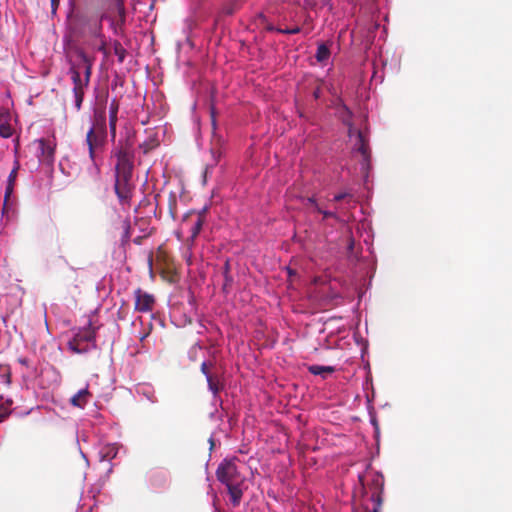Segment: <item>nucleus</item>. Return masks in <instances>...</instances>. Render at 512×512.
<instances>
[{
  "label": "nucleus",
  "mask_w": 512,
  "mask_h": 512,
  "mask_svg": "<svg viewBox=\"0 0 512 512\" xmlns=\"http://www.w3.org/2000/svg\"><path fill=\"white\" fill-rule=\"evenodd\" d=\"M108 18V12L85 6L75 8L70 0V11L67 13L71 31L80 37L103 38V22Z\"/></svg>",
  "instance_id": "1"
},
{
  "label": "nucleus",
  "mask_w": 512,
  "mask_h": 512,
  "mask_svg": "<svg viewBox=\"0 0 512 512\" xmlns=\"http://www.w3.org/2000/svg\"><path fill=\"white\" fill-rule=\"evenodd\" d=\"M217 480L226 486L230 504L238 507L243 497L244 479L240 477L238 467L234 460L224 459L216 470Z\"/></svg>",
  "instance_id": "2"
},
{
  "label": "nucleus",
  "mask_w": 512,
  "mask_h": 512,
  "mask_svg": "<svg viewBox=\"0 0 512 512\" xmlns=\"http://www.w3.org/2000/svg\"><path fill=\"white\" fill-rule=\"evenodd\" d=\"M359 482L363 488V502L361 508L353 507V512H381L384 500V475L375 471L367 485L359 475Z\"/></svg>",
  "instance_id": "3"
},
{
  "label": "nucleus",
  "mask_w": 512,
  "mask_h": 512,
  "mask_svg": "<svg viewBox=\"0 0 512 512\" xmlns=\"http://www.w3.org/2000/svg\"><path fill=\"white\" fill-rule=\"evenodd\" d=\"M96 329L91 320H88L85 327L80 329L69 341V348L75 353L83 354L96 348Z\"/></svg>",
  "instance_id": "4"
},
{
  "label": "nucleus",
  "mask_w": 512,
  "mask_h": 512,
  "mask_svg": "<svg viewBox=\"0 0 512 512\" xmlns=\"http://www.w3.org/2000/svg\"><path fill=\"white\" fill-rule=\"evenodd\" d=\"M108 18L105 21L108 22L109 29L112 34L116 37L124 36V27L126 24V8L123 0H111V4L108 9Z\"/></svg>",
  "instance_id": "5"
},
{
  "label": "nucleus",
  "mask_w": 512,
  "mask_h": 512,
  "mask_svg": "<svg viewBox=\"0 0 512 512\" xmlns=\"http://www.w3.org/2000/svg\"><path fill=\"white\" fill-rule=\"evenodd\" d=\"M145 481L148 489L154 493H165L171 487V472L163 467H154L147 471Z\"/></svg>",
  "instance_id": "6"
},
{
  "label": "nucleus",
  "mask_w": 512,
  "mask_h": 512,
  "mask_svg": "<svg viewBox=\"0 0 512 512\" xmlns=\"http://www.w3.org/2000/svg\"><path fill=\"white\" fill-rule=\"evenodd\" d=\"M132 170L115 169L114 191L122 205L129 204L133 195Z\"/></svg>",
  "instance_id": "7"
},
{
  "label": "nucleus",
  "mask_w": 512,
  "mask_h": 512,
  "mask_svg": "<svg viewBox=\"0 0 512 512\" xmlns=\"http://www.w3.org/2000/svg\"><path fill=\"white\" fill-rule=\"evenodd\" d=\"M112 143L111 157L117 160L115 169H133V144L128 139H119Z\"/></svg>",
  "instance_id": "8"
},
{
  "label": "nucleus",
  "mask_w": 512,
  "mask_h": 512,
  "mask_svg": "<svg viewBox=\"0 0 512 512\" xmlns=\"http://www.w3.org/2000/svg\"><path fill=\"white\" fill-rule=\"evenodd\" d=\"M204 8V0H190L191 15L186 17L183 22L182 33L185 36L184 43L189 45L191 49L194 48L192 42L193 30L198 28V19L201 17L202 9Z\"/></svg>",
  "instance_id": "9"
},
{
  "label": "nucleus",
  "mask_w": 512,
  "mask_h": 512,
  "mask_svg": "<svg viewBox=\"0 0 512 512\" xmlns=\"http://www.w3.org/2000/svg\"><path fill=\"white\" fill-rule=\"evenodd\" d=\"M36 145V157L40 164L46 166H52L55 161V148L56 144L52 139L40 138L35 140Z\"/></svg>",
  "instance_id": "10"
},
{
  "label": "nucleus",
  "mask_w": 512,
  "mask_h": 512,
  "mask_svg": "<svg viewBox=\"0 0 512 512\" xmlns=\"http://www.w3.org/2000/svg\"><path fill=\"white\" fill-rule=\"evenodd\" d=\"M89 129L93 130V137L108 141L109 126L107 124V115L104 109H95L93 120Z\"/></svg>",
  "instance_id": "11"
},
{
  "label": "nucleus",
  "mask_w": 512,
  "mask_h": 512,
  "mask_svg": "<svg viewBox=\"0 0 512 512\" xmlns=\"http://www.w3.org/2000/svg\"><path fill=\"white\" fill-rule=\"evenodd\" d=\"M93 130L88 129L85 137V145L87 146L90 161H103V152L107 141L93 137Z\"/></svg>",
  "instance_id": "12"
},
{
  "label": "nucleus",
  "mask_w": 512,
  "mask_h": 512,
  "mask_svg": "<svg viewBox=\"0 0 512 512\" xmlns=\"http://www.w3.org/2000/svg\"><path fill=\"white\" fill-rule=\"evenodd\" d=\"M118 112H119V104L114 98L109 105V118H108V126H109V134L110 141L115 142L116 139V128L118 122Z\"/></svg>",
  "instance_id": "13"
},
{
  "label": "nucleus",
  "mask_w": 512,
  "mask_h": 512,
  "mask_svg": "<svg viewBox=\"0 0 512 512\" xmlns=\"http://www.w3.org/2000/svg\"><path fill=\"white\" fill-rule=\"evenodd\" d=\"M91 399L92 394L89 391L88 385H86L70 398L69 403L73 407L83 409Z\"/></svg>",
  "instance_id": "14"
},
{
  "label": "nucleus",
  "mask_w": 512,
  "mask_h": 512,
  "mask_svg": "<svg viewBox=\"0 0 512 512\" xmlns=\"http://www.w3.org/2000/svg\"><path fill=\"white\" fill-rule=\"evenodd\" d=\"M154 298L152 295L142 293L140 289L136 291L135 310L139 312H148L152 309Z\"/></svg>",
  "instance_id": "15"
},
{
  "label": "nucleus",
  "mask_w": 512,
  "mask_h": 512,
  "mask_svg": "<svg viewBox=\"0 0 512 512\" xmlns=\"http://www.w3.org/2000/svg\"><path fill=\"white\" fill-rule=\"evenodd\" d=\"M333 41L329 40L327 42L319 41L317 42V49L315 53V59L318 63L325 65L331 56V46Z\"/></svg>",
  "instance_id": "16"
},
{
  "label": "nucleus",
  "mask_w": 512,
  "mask_h": 512,
  "mask_svg": "<svg viewBox=\"0 0 512 512\" xmlns=\"http://www.w3.org/2000/svg\"><path fill=\"white\" fill-rule=\"evenodd\" d=\"M353 151L358 152L361 155L371 153L368 135L364 131H356Z\"/></svg>",
  "instance_id": "17"
},
{
  "label": "nucleus",
  "mask_w": 512,
  "mask_h": 512,
  "mask_svg": "<svg viewBox=\"0 0 512 512\" xmlns=\"http://www.w3.org/2000/svg\"><path fill=\"white\" fill-rule=\"evenodd\" d=\"M76 54L84 66V77H82L83 83H84V85H89L91 74H92V60L87 55V53L82 49H78L76 51Z\"/></svg>",
  "instance_id": "18"
},
{
  "label": "nucleus",
  "mask_w": 512,
  "mask_h": 512,
  "mask_svg": "<svg viewBox=\"0 0 512 512\" xmlns=\"http://www.w3.org/2000/svg\"><path fill=\"white\" fill-rule=\"evenodd\" d=\"M80 65L75 64L73 62L70 63V67L68 69V75L73 83L72 89H87L88 85H84L83 78L81 76V72L79 70Z\"/></svg>",
  "instance_id": "19"
},
{
  "label": "nucleus",
  "mask_w": 512,
  "mask_h": 512,
  "mask_svg": "<svg viewBox=\"0 0 512 512\" xmlns=\"http://www.w3.org/2000/svg\"><path fill=\"white\" fill-rule=\"evenodd\" d=\"M307 370L314 376H320L322 379H327L329 375L336 371V368L330 365L312 364L307 367Z\"/></svg>",
  "instance_id": "20"
},
{
  "label": "nucleus",
  "mask_w": 512,
  "mask_h": 512,
  "mask_svg": "<svg viewBox=\"0 0 512 512\" xmlns=\"http://www.w3.org/2000/svg\"><path fill=\"white\" fill-rule=\"evenodd\" d=\"M343 110H344V115L342 116V122L348 128L349 138L355 139L356 131H360V130L357 129L352 122L353 113L346 105H343Z\"/></svg>",
  "instance_id": "21"
},
{
  "label": "nucleus",
  "mask_w": 512,
  "mask_h": 512,
  "mask_svg": "<svg viewBox=\"0 0 512 512\" xmlns=\"http://www.w3.org/2000/svg\"><path fill=\"white\" fill-rule=\"evenodd\" d=\"M118 445L116 443L106 444L99 451V457L101 461H111L118 454Z\"/></svg>",
  "instance_id": "22"
},
{
  "label": "nucleus",
  "mask_w": 512,
  "mask_h": 512,
  "mask_svg": "<svg viewBox=\"0 0 512 512\" xmlns=\"http://www.w3.org/2000/svg\"><path fill=\"white\" fill-rule=\"evenodd\" d=\"M222 275H223V278H224V283H223V286H222V291L223 293L225 294H228L229 293V288L231 287V285L233 284V276L231 274V266H230V261L229 259H227L222 267Z\"/></svg>",
  "instance_id": "23"
},
{
  "label": "nucleus",
  "mask_w": 512,
  "mask_h": 512,
  "mask_svg": "<svg viewBox=\"0 0 512 512\" xmlns=\"http://www.w3.org/2000/svg\"><path fill=\"white\" fill-rule=\"evenodd\" d=\"M362 159L359 163L360 171L365 183L368 182L370 172L372 171L371 153L361 155Z\"/></svg>",
  "instance_id": "24"
},
{
  "label": "nucleus",
  "mask_w": 512,
  "mask_h": 512,
  "mask_svg": "<svg viewBox=\"0 0 512 512\" xmlns=\"http://www.w3.org/2000/svg\"><path fill=\"white\" fill-rule=\"evenodd\" d=\"M136 392L151 403L157 402L154 388L150 384H139L136 388Z\"/></svg>",
  "instance_id": "25"
},
{
  "label": "nucleus",
  "mask_w": 512,
  "mask_h": 512,
  "mask_svg": "<svg viewBox=\"0 0 512 512\" xmlns=\"http://www.w3.org/2000/svg\"><path fill=\"white\" fill-rule=\"evenodd\" d=\"M220 389L219 384H210V387H208V390L212 393L211 407L213 409H223V400L219 395Z\"/></svg>",
  "instance_id": "26"
},
{
  "label": "nucleus",
  "mask_w": 512,
  "mask_h": 512,
  "mask_svg": "<svg viewBox=\"0 0 512 512\" xmlns=\"http://www.w3.org/2000/svg\"><path fill=\"white\" fill-rule=\"evenodd\" d=\"M239 7L240 0H229L222 5L219 13L223 16H231L239 9Z\"/></svg>",
  "instance_id": "27"
},
{
  "label": "nucleus",
  "mask_w": 512,
  "mask_h": 512,
  "mask_svg": "<svg viewBox=\"0 0 512 512\" xmlns=\"http://www.w3.org/2000/svg\"><path fill=\"white\" fill-rule=\"evenodd\" d=\"M113 51L115 56L117 57V61L122 64L125 61L127 50L123 47L121 42L117 39L111 41Z\"/></svg>",
  "instance_id": "28"
},
{
  "label": "nucleus",
  "mask_w": 512,
  "mask_h": 512,
  "mask_svg": "<svg viewBox=\"0 0 512 512\" xmlns=\"http://www.w3.org/2000/svg\"><path fill=\"white\" fill-rule=\"evenodd\" d=\"M86 89H72L73 98H74V107L76 111H80L82 108L84 95Z\"/></svg>",
  "instance_id": "29"
},
{
  "label": "nucleus",
  "mask_w": 512,
  "mask_h": 512,
  "mask_svg": "<svg viewBox=\"0 0 512 512\" xmlns=\"http://www.w3.org/2000/svg\"><path fill=\"white\" fill-rule=\"evenodd\" d=\"M123 231H122V235H121V238H120V241H121V245L122 246H125L129 241H130V238H131V224H130V221L128 219H125L123 221Z\"/></svg>",
  "instance_id": "30"
},
{
  "label": "nucleus",
  "mask_w": 512,
  "mask_h": 512,
  "mask_svg": "<svg viewBox=\"0 0 512 512\" xmlns=\"http://www.w3.org/2000/svg\"><path fill=\"white\" fill-rule=\"evenodd\" d=\"M316 212L319 214H322L324 220H326V219H334L336 221L342 220L341 217L339 216L338 208H335L334 210H327V209H323L321 206H319V210H316Z\"/></svg>",
  "instance_id": "31"
},
{
  "label": "nucleus",
  "mask_w": 512,
  "mask_h": 512,
  "mask_svg": "<svg viewBox=\"0 0 512 512\" xmlns=\"http://www.w3.org/2000/svg\"><path fill=\"white\" fill-rule=\"evenodd\" d=\"M13 192H14V185L6 183L5 192H4L3 213H6V212L8 213V211L11 208L9 201H10V197L12 196Z\"/></svg>",
  "instance_id": "32"
},
{
  "label": "nucleus",
  "mask_w": 512,
  "mask_h": 512,
  "mask_svg": "<svg viewBox=\"0 0 512 512\" xmlns=\"http://www.w3.org/2000/svg\"><path fill=\"white\" fill-rule=\"evenodd\" d=\"M200 370L202 372V374L205 376L206 378V381H207V387H210V384H218V382L214 379V377L212 376V374L210 373V370H209V365L207 363V361H203L201 363V367H200Z\"/></svg>",
  "instance_id": "33"
},
{
  "label": "nucleus",
  "mask_w": 512,
  "mask_h": 512,
  "mask_svg": "<svg viewBox=\"0 0 512 512\" xmlns=\"http://www.w3.org/2000/svg\"><path fill=\"white\" fill-rule=\"evenodd\" d=\"M103 161H90V164L87 166V172L92 177H97L100 174V166Z\"/></svg>",
  "instance_id": "34"
},
{
  "label": "nucleus",
  "mask_w": 512,
  "mask_h": 512,
  "mask_svg": "<svg viewBox=\"0 0 512 512\" xmlns=\"http://www.w3.org/2000/svg\"><path fill=\"white\" fill-rule=\"evenodd\" d=\"M17 362L20 365L24 366L30 372H36V370H37L36 365L34 363H32V361L28 357L21 356L17 359Z\"/></svg>",
  "instance_id": "35"
},
{
  "label": "nucleus",
  "mask_w": 512,
  "mask_h": 512,
  "mask_svg": "<svg viewBox=\"0 0 512 512\" xmlns=\"http://www.w3.org/2000/svg\"><path fill=\"white\" fill-rule=\"evenodd\" d=\"M203 224H204L203 218L198 217L190 230L192 238H196L200 234Z\"/></svg>",
  "instance_id": "36"
},
{
  "label": "nucleus",
  "mask_w": 512,
  "mask_h": 512,
  "mask_svg": "<svg viewBox=\"0 0 512 512\" xmlns=\"http://www.w3.org/2000/svg\"><path fill=\"white\" fill-rule=\"evenodd\" d=\"M95 39L99 40V45L96 47V50L98 52L102 53L105 57L108 56V49H107L108 40H107L105 33L103 32V38H95Z\"/></svg>",
  "instance_id": "37"
},
{
  "label": "nucleus",
  "mask_w": 512,
  "mask_h": 512,
  "mask_svg": "<svg viewBox=\"0 0 512 512\" xmlns=\"http://www.w3.org/2000/svg\"><path fill=\"white\" fill-rule=\"evenodd\" d=\"M19 168H20V164H19V162L17 160H15L14 167L11 170V172L9 173L8 178H7V183L8 184L15 185Z\"/></svg>",
  "instance_id": "38"
},
{
  "label": "nucleus",
  "mask_w": 512,
  "mask_h": 512,
  "mask_svg": "<svg viewBox=\"0 0 512 512\" xmlns=\"http://www.w3.org/2000/svg\"><path fill=\"white\" fill-rule=\"evenodd\" d=\"M13 131L9 124L2 123L0 124V136L4 139H8L12 136Z\"/></svg>",
  "instance_id": "39"
},
{
  "label": "nucleus",
  "mask_w": 512,
  "mask_h": 512,
  "mask_svg": "<svg viewBox=\"0 0 512 512\" xmlns=\"http://www.w3.org/2000/svg\"><path fill=\"white\" fill-rule=\"evenodd\" d=\"M302 201L305 206H311L313 212H316V210H319L320 205L318 204L315 196L303 198Z\"/></svg>",
  "instance_id": "40"
},
{
  "label": "nucleus",
  "mask_w": 512,
  "mask_h": 512,
  "mask_svg": "<svg viewBox=\"0 0 512 512\" xmlns=\"http://www.w3.org/2000/svg\"><path fill=\"white\" fill-rule=\"evenodd\" d=\"M368 414H369V422L372 425L373 429L379 427V423L376 417L375 410L373 406H368Z\"/></svg>",
  "instance_id": "41"
},
{
  "label": "nucleus",
  "mask_w": 512,
  "mask_h": 512,
  "mask_svg": "<svg viewBox=\"0 0 512 512\" xmlns=\"http://www.w3.org/2000/svg\"><path fill=\"white\" fill-rule=\"evenodd\" d=\"M302 31L300 26H294L291 28H281V30H278V33L280 34H287V35H294L298 34Z\"/></svg>",
  "instance_id": "42"
},
{
  "label": "nucleus",
  "mask_w": 512,
  "mask_h": 512,
  "mask_svg": "<svg viewBox=\"0 0 512 512\" xmlns=\"http://www.w3.org/2000/svg\"><path fill=\"white\" fill-rule=\"evenodd\" d=\"M223 417H224V414L220 413L218 409H213L209 413V419L212 420V421L222 422L223 421Z\"/></svg>",
  "instance_id": "43"
},
{
  "label": "nucleus",
  "mask_w": 512,
  "mask_h": 512,
  "mask_svg": "<svg viewBox=\"0 0 512 512\" xmlns=\"http://www.w3.org/2000/svg\"><path fill=\"white\" fill-rule=\"evenodd\" d=\"M348 197H352V195L349 193V192H346V191H343V192H339V193H336L334 194L333 198H332V201L334 202H340Z\"/></svg>",
  "instance_id": "44"
},
{
  "label": "nucleus",
  "mask_w": 512,
  "mask_h": 512,
  "mask_svg": "<svg viewBox=\"0 0 512 512\" xmlns=\"http://www.w3.org/2000/svg\"><path fill=\"white\" fill-rule=\"evenodd\" d=\"M355 337V340L357 342V344L361 345V352H362V355L366 352L367 348H368V342L366 339L362 338V337H358L356 335H354Z\"/></svg>",
  "instance_id": "45"
},
{
  "label": "nucleus",
  "mask_w": 512,
  "mask_h": 512,
  "mask_svg": "<svg viewBox=\"0 0 512 512\" xmlns=\"http://www.w3.org/2000/svg\"><path fill=\"white\" fill-rule=\"evenodd\" d=\"M210 114H211V123L213 128H216V109L214 105H211L210 107Z\"/></svg>",
  "instance_id": "46"
},
{
  "label": "nucleus",
  "mask_w": 512,
  "mask_h": 512,
  "mask_svg": "<svg viewBox=\"0 0 512 512\" xmlns=\"http://www.w3.org/2000/svg\"><path fill=\"white\" fill-rule=\"evenodd\" d=\"M51 2V13L55 15L59 6L60 0H50Z\"/></svg>",
  "instance_id": "47"
},
{
  "label": "nucleus",
  "mask_w": 512,
  "mask_h": 512,
  "mask_svg": "<svg viewBox=\"0 0 512 512\" xmlns=\"http://www.w3.org/2000/svg\"><path fill=\"white\" fill-rule=\"evenodd\" d=\"M321 95H322V90L320 87H316L313 92H312V96L315 100H318L321 98Z\"/></svg>",
  "instance_id": "48"
},
{
  "label": "nucleus",
  "mask_w": 512,
  "mask_h": 512,
  "mask_svg": "<svg viewBox=\"0 0 512 512\" xmlns=\"http://www.w3.org/2000/svg\"><path fill=\"white\" fill-rule=\"evenodd\" d=\"M208 442H209V449L210 450H213L215 445H216V441H215V432H213L209 439H208Z\"/></svg>",
  "instance_id": "49"
},
{
  "label": "nucleus",
  "mask_w": 512,
  "mask_h": 512,
  "mask_svg": "<svg viewBox=\"0 0 512 512\" xmlns=\"http://www.w3.org/2000/svg\"><path fill=\"white\" fill-rule=\"evenodd\" d=\"M266 30L269 31V32H277L278 33V30H281V28L276 27L272 23H267Z\"/></svg>",
  "instance_id": "50"
},
{
  "label": "nucleus",
  "mask_w": 512,
  "mask_h": 512,
  "mask_svg": "<svg viewBox=\"0 0 512 512\" xmlns=\"http://www.w3.org/2000/svg\"><path fill=\"white\" fill-rule=\"evenodd\" d=\"M354 246H355V241L352 237L349 238L348 242H347V249L349 252H352L353 249H354Z\"/></svg>",
  "instance_id": "51"
},
{
  "label": "nucleus",
  "mask_w": 512,
  "mask_h": 512,
  "mask_svg": "<svg viewBox=\"0 0 512 512\" xmlns=\"http://www.w3.org/2000/svg\"><path fill=\"white\" fill-rule=\"evenodd\" d=\"M304 4L306 8H313L315 5V0H304Z\"/></svg>",
  "instance_id": "52"
},
{
  "label": "nucleus",
  "mask_w": 512,
  "mask_h": 512,
  "mask_svg": "<svg viewBox=\"0 0 512 512\" xmlns=\"http://www.w3.org/2000/svg\"><path fill=\"white\" fill-rule=\"evenodd\" d=\"M373 430H374V438H375V440L379 441V439H380V427H376Z\"/></svg>",
  "instance_id": "53"
},
{
  "label": "nucleus",
  "mask_w": 512,
  "mask_h": 512,
  "mask_svg": "<svg viewBox=\"0 0 512 512\" xmlns=\"http://www.w3.org/2000/svg\"><path fill=\"white\" fill-rule=\"evenodd\" d=\"M92 509V506H89L88 508H84V506H82L77 510V512H92Z\"/></svg>",
  "instance_id": "54"
},
{
  "label": "nucleus",
  "mask_w": 512,
  "mask_h": 512,
  "mask_svg": "<svg viewBox=\"0 0 512 512\" xmlns=\"http://www.w3.org/2000/svg\"><path fill=\"white\" fill-rule=\"evenodd\" d=\"M257 17L261 20V22H263V23L267 22V18L263 13H259Z\"/></svg>",
  "instance_id": "55"
},
{
  "label": "nucleus",
  "mask_w": 512,
  "mask_h": 512,
  "mask_svg": "<svg viewBox=\"0 0 512 512\" xmlns=\"http://www.w3.org/2000/svg\"><path fill=\"white\" fill-rule=\"evenodd\" d=\"M216 494L213 492V507H214V512H217V507H216Z\"/></svg>",
  "instance_id": "56"
},
{
  "label": "nucleus",
  "mask_w": 512,
  "mask_h": 512,
  "mask_svg": "<svg viewBox=\"0 0 512 512\" xmlns=\"http://www.w3.org/2000/svg\"><path fill=\"white\" fill-rule=\"evenodd\" d=\"M207 211V207H203L200 211H199V216L198 217H201L203 218V215L206 213Z\"/></svg>",
  "instance_id": "57"
},
{
  "label": "nucleus",
  "mask_w": 512,
  "mask_h": 512,
  "mask_svg": "<svg viewBox=\"0 0 512 512\" xmlns=\"http://www.w3.org/2000/svg\"><path fill=\"white\" fill-rule=\"evenodd\" d=\"M286 269H287V272H288L289 275H295L296 274L295 271L292 270L290 267H287Z\"/></svg>",
  "instance_id": "58"
},
{
  "label": "nucleus",
  "mask_w": 512,
  "mask_h": 512,
  "mask_svg": "<svg viewBox=\"0 0 512 512\" xmlns=\"http://www.w3.org/2000/svg\"><path fill=\"white\" fill-rule=\"evenodd\" d=\"M217 25H218V18H215V19H214V23H213V28H212V30H215V29H216V27H217Z\"/></svg>",
  "instance_id": "59"
},
{
  "label": "nucleus",
  "mask_w": 512,
  "mask_h": 512,
  "mask_svg": "<svg viewBox=\"0 0 512 512\" xmlns=\"http://www.w3.org/2000/svg\"><path fill=\"white\" fill-rule=\"evenodd\" d=\"M182 44H183V43H182L181 41H178V42H177V49H178V50H180V49H181Z\"/></svg>",
  "instance_id": "60"
},
{
  "label": "nucleus",
  "mask_w": 512,
  "mask_h": 512,
  "mask_svg": "<svg viewBox=\"0 0 512 512\" xmlns=\"http://www.w3.org/2000/svg\"><path fill=\"white\" fill-rule=\"evenodd\" d=\"M80 452H81L82 457L87 460L86 455L81 450H80Z\"/></svg>",
  "instance_id": "61"
},
{
  "label": "nucleus",
  "mask_w": 512,
  "mask_h": 512,
  "mask_svg": "<svg viewBox=\"0 0 512 512\" xmlns=\"http://www.w3.org/2000/svg\"><path fill=\"white\" fill-rule=\"evenodd\" d=\"M199 325H200L201 328L205 329V326L203 325L202 322H200Z\"/></svg>",
  "instance_id": "62"
},
{
  "label": "nucleus",
  "mask_w": 512,
  "mask_h": 512,
  "mask_svg": "<svg viewBox=\"0 0 512 512\" xmlns=\"http://www.w3.org/2000/svg\"><path fill=\"white\" fill-rule=\"evenodd\" d=\"M202 333H203L202 328H199L198 334H202Z\"/></svg>",
  "instance_id": "63"
},
{
  "label": "nucleus",
  "mask_w": 512,
  "mask_h": 512,
  "mask_svg": "<svg viewBox=\"0 0 512 512\" xmlns=\"http://www.w3.org/2000/svg\"><path fill=\"white\" fill-rule=\"evenodd\" d=\"M202 333H203L202 328H199L198 334H202Z\"/></svg>",
  "instance_id": "64"
}]
</instances>
